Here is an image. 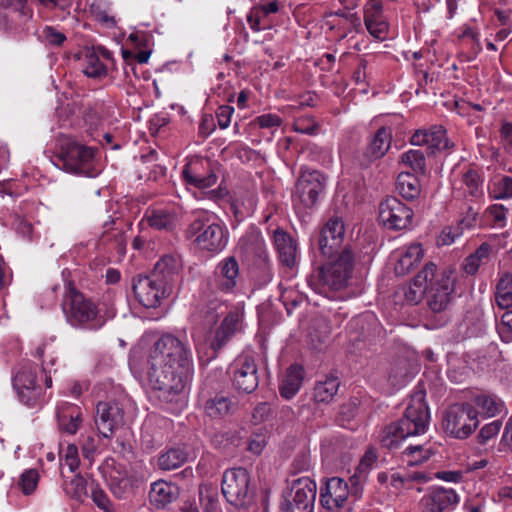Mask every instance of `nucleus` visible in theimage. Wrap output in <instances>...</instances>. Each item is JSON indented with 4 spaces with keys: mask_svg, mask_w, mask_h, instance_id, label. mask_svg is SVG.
Here are the masks:
<instances>
[{
    "mask_svg": "<svg viewBox=\"0 0 512 512\" xmlns=\"http://www.w3.org/2000/svg\"><path fill=\"white\" fill-rule=\"evenodd\" d=\"M442 424L451 437L467 439L479 426L478 411L471 403L451 405L443 415Z\"/></svg>",
    "mask_w": 512,
    "mask_h": 512,
    "instance_id": "nucleus-7",
    "label": "nucleus"
},
{
    "mask_svg": "<svg viewBox=\"0 0 512 512\" xmlns=\"http://www.w3.org/2000/svg\"><path fill=\"white\" fill-rule=\"evenodd\" d=\"M501 426L502 422L500 420H494L484 425L477 435L478 443L485 445L492 438L496 437L501 429Z\"/></svg>",
    "mask_w": 512,
    "mask_h": 512,
    "instance_id": "nucleus-57",
    "label": "nucleus"
},
{
    "mask_svg": "<svg viewBox=\"0 0 512 512\" xmlns=\"http://www.w3.org/2000/svg\"><path fill=\"white\" fill-rule=\"evenodd\" d=\"M412 217L413 211L396 197H387L379 205V221L388 229H406Z\"/></svg>",
    "mask_w": 512,
    "mask_h": 512,
    "instance_id": "nucleus-14",
    "label": "nucleus"
},
{
    "mask_svg": "<svg viewBox=\"0 0 512 512\" xmlns=\"http://www.w3.org/2000/svg\"><path fill=\"white\" fill-rule=\"evenodd\" d=\"M294 130L301 134L315 135L319 125L313 118H299L294 122Z\"/></svg>",
    "mask_w": 512,
    "mask_h": 512,
    "instance_id": "nucleus-59",
    "label": "nucleus"
},
{
    "mask_svg": "<svg viewBox=\"0 0 512 512\" xmlns=\"http://www.w3.org/2000/svg\"><path fill=\"white\" fill-rule=\"evenodd\" d=\"M239 265L234 257L223 259L217 266L215 274L216 288L222 292H231L237 284Z\"/></svg>",
    "mask_w": 512,
    "mask_h": 512,
    "instance_id": "nucleus-28",
    "label": "nucleus"
},
{
    "mask_svg": "<svg viewBox=\"0 0 512 512\" xmlns=\"http://www.w3.org/2000/svg\"><path fill=\"white\" fill-rule=\"evenodd\" d=\"M62 308L68 323L73 327L96 330L105 323L96 304L71 284L66 288Z\"/></svg>",
    "mask_w": 512,
    "mask_h": 512,
    "instance_id": "nucleus-4",
    "label": "nucleus"
},
{
    "mask_svg": "<svg viewBox=\"0 0 512 512\" xmlns=\"http://www.w3.org/2000/svg\"><path fill=\"white\" fill-rule=\"evenodd\" d=\"M463 203L462 212L459 219V225L462 230L471 229L477 226L479 211L481 208L480 203L474 204L469 202L468 204Z\"/></svg>",
    "mask_w": 512,
    "mask_h": 512,
    "instance_id": "nucleus-51",
    "label": "nucleus"
},
{
    "mask_svg": "<svg viewBox=\"0 0 512 512\" xmlns=\"http://www.w3.org/2000/svg\"><path fill=\"white\" fill-rule=\"evenodd\" d=\"M492 246L486 242L482 243L464 262L463 268L467 274L474 275L482 265L490 260Z\"/></svg>",
    "mask_w": 512,
    "mask_h": 512,
    "instance_id": "nucleus-40",
    "label": "nucleus"
},
{
    "mask_svg": "<svg viewBox=\"0 0 512 512\" xmlns=\"http://www.w3.org/2000/svg\"><path fill=\"white\" fill-rule=\"evenodd\" d=\"M512 451V417L507 421L499 442V451Z\"/></svg>",
    "mask_w": 512,
    "mask_h": 512,
    "instance_id": "nucleus-62",
    "label": "nucleus"
},
{
    "mask_svg": "<svg viewBox=\"0 0 512 512\" xmlns=\"http://www.w3.org/2000/svg\"><path fill=\"white\" fill-rule=\"evenodd\" d=\"M304 378V369L297 364L291 365L280 384V395L289 400L293 398L300 390Z\"/></svg>",
    "mask_w": 512,
    "mask_h": 512,
    "instance_id": "nucleus-34",
    "label": "nucleus"
},
{
    "mask_svg": "<svg viewBox=\"0 0 512 512\" xmlns=\"http://www.w3.org/2000/svg\"><path fill=\"white\" fill-rule=\"evenodd\" d=\"M41 381L45 386H52V378L36 364H23L13 377V387L19 400L27 406H34L42 395Z\"/></svg>",
    "mask_w": 512,
    "mask_h": 512,
    "instance_id": "nucleus-5",
    "label": "nucleus"
},
{
    "mask_svg": "<svg viewBox=\"0 0 512 512\" xmlns=\"http://www.w3.org/2000/svg\"><path fill=\"white\" fill-rule=\"evenodd\" d=\"M186 237L196 248L211 253L221 252L227 245L225 227L211 214L199 213L186 229Z\"/></svg>",
    "mask_w": 512,
    "mask_h": 512,
    "instance_id": "nucleus-3",
    "label": "nucleus"
},
{
    "mask_svg": "<svg viewBox=\"0 0 512 512\" xmlns=\"http://www.w3.org/2000/svg\"><path fill=\"white\" fill-rule=\"evenodd\" d=\"M501 316V323L498 325V332L501 339L506 342H512V308L505 309Z\"/></svg>",
    "mask_w": 512,
    "mask_h": 512,
    "instance_id": "nucleus-58",
    "label": "nucleus"
},
{
    "mask_svg": "<svg viewBox=\"0 0 512 512\" xmlns=\"http://www.w3.org/2000/svg\"><path fill=\"white\" fill-rule=\"evenodd\" d=\"M233 112L234 108L232 106L223 105L218 108L217 120L221 129H226L229 126Z\"/></svg>",
    "mask_w": 512,
    "mask_h": 512,
    "instance_id": "nucleus-63",
    "label": "nucleus"
},
{
    "mask_svg": "<svg viewBox=\"0 0 512 512\" xmlns=\"http://www.w3.org/2000/svg\"><path fill=\"white\" fill-rule=\"evenodd\" d=\"M132 288L137 300L146 308L157 307L160 299L172 292L152 274L139 277L134 281Z\"/></svg>",
    "mask_w": 512,
    "mask_h": 512,
    "instance_id": "nucleus-17",
    "label": "nucleus"
},
{
    "mask_svg": "<svg viewBox=\"0 0 512 512\" xmlns=\"http://www.w3.org/2000/svg\"><path fill=\"white\" fill-rule=\"evenodd\" d=\"M236 409V403L224 395H216L205 403V413L213 419H220L231 414Z\"/></svg>",
    "mask_w": 512,
    "mask_h": 512,
    "instance_id": "nucleus-38",
    "label": "nucleus"
},
{
    "mask_svg": "<svg viewBox=\"0 0 512 512\" xmlns=\"http://www.w3.org/2000/svg\"><path fill=\"white\" fill-rule=\"evenodd\" d=\"M100 241L102 244L108 245L111 249H114L120 256L126 253L127 238L125 233L119 229L105 231Z\"/></svg>",
    "mask_w": 512,
    "mask_h": 512,
    "instance_id": "nucleus-47",
    "label": "nucleus"
},
{
    "mask_svg": "<svg viewBox=\"0 0 512 512\" xmlns=\"http://www.w3.org/2000/svg\"><path fill=\"white\" fill-rule=\"evenodd\" d=\"M91 498L94 504L104 512H113L114 507L107 493L100 487L98 483H91Z\"/></svg>",
    "mask_w": 512,
    "mask_h": 512,
    "instance_id": "nucleus-54",
    "label": "nucleus"
},
{
    "mask_svg": "<svg viewBox=\"0 0 512 512\" xmlns=\"http://www.w3.org/2000/svg\"><path fill=\"white\" fill-rule=\"evenodd\" d=\"M401 428L402 427L398 421L387 425L380 435V442L382 446L388 449L398 448L400 443L408 438Z\"/></svg>",
    "mask_w": 512,
    "mask_h": 512,
    "instance_id": "nucleus-45",
    "label": "nucleus"
},
{
    "mask_svg": "<svg viewBox=\"0 0 512 512\" xmlns=\"http://www.w3.org/2000/svg\"><path fill=\"white\" fill-rule=\"evenodd\" d=\"M232 383L238 392L251 393L259 384L257 366L253 358L241 356L232 365Z\"/></svg>",
    "mask_w": 512,
    "mask_h": 512,
    "instance_id": "nucleus-18",
    "label": "nucleus"
},
{
    "mask_svg": "<svg viewBox=\"0 0 512 512\" xmlns=\"http://www.w3.org/2000/svg\"><path fill=\"white\" fill-rule=\"evenodd\" d=\"M273 238L280 262L290 269L294 268L298 262L296 241L288 233L279 229L274 231Z\"/></svg>",
    "mask_w": 512,
    "mask_h": 512,
    "instance_id": "nucleus-27",
    "label": "nucleus"
},
{
    "mask_svg": "<svg viewBox=\"0 0 512 512\" xmlns=\"http://www.w3.org/2000/svg\"><path fill=\"white\" fill-rule=\"evenodd\" d=\"M241 323L242 313L238 310L229 311L211 342V348L215 351L221 349L241 329Z\"/></svg>",
    "mask_w": 512,
    "mask_h": 512,
    "instance_id": "nucleus-29",
    "label": "nucleus"
},
{
    "mask_svg": "<svg viewBox=\"0 0 512 512\" xmlns=\"http://www.w3.org/2000/svg\"><path fill=\"white\" fill-rule=\"evenodd\" d=\"M361 495H354V489L350 491L348 483L339 477H332L327 480L325 487L320 491L321 505L331 512H352L353 498Z\"/></svg>",
    "mask_w": 512,
    "mask_h": 512,
    "instance_id": "nucleus-10",
    "label": "nucleus"
},
{
    "mask_svg": "<svg viewBox=\"0 0 512 512\" xmlns=\"http://www.w3.org/2000/svg\"><path fill=\"white\" fill-rule=\"evenodd\" d=\"M225 312H226V307L224 304L211 302L208 305L207 310L205 311V315H204L205 323L208 325L216 324L219 317L221 315H224Z\"/></svg>",
    "mask_w": 512,
    "mask_h": 512,
    "instance_id": "nucleus-60",
    "label": "nucleus"
},
{
    "mask_svg": "<svg viewBox=\"0 0 512 512\" xmlns=\"http://www.w3.org/2000/svg\"><path fill=\"white\" fill-rule=\"evenodd\" d=\"M454 291V278L451 273L443 272L429 281L427 306L434 314L444 313L451 304Z\"/></svg>",
    "mask_w": 512,
    "mask_h": 512,
    "instance_id": "nucleus-13",
    "label": "nucleus"
},
{
    "mask_svg": "<svg viewBox=\"0 0 512 512\" xmlns=\"http://www.w3.org/2000/svg\"><path fill=\"white\" fill-rule=\"evenodd\" d=\"M58 425L61 431L75 434L82 423V413L78 406L63 403L57 410Z\"/></svg>",
    "mask_w": 512,
    "mask_h": 512,
    "instance_id": "nucleus-31",
    "label": "nucleus"
},
{
    "mask_svg": "<svg viewBox=\"0 0 512 512\" xmlns=\"http://www.w3.org/2000/svg\"><path fill=\"white\" fill-rule=\"evenodd\" d=\"M182 175L185 181L199 189H206L214 186L217 182V175L207 160H196L187 165Z\"/></svg>",
    "mask_w": 512,
    "mask_h": 512,
    "instance_id": "nucleus-22",
    "label": "nucleus"
},
{
    "mask_svg": "<svg viewBox=\"0 0 512 512\" xmlns=\"http://www.w3.org/2000/svg\"><path fill=\"white\" fill-rule=\"evenodd\" d=\"M460 502L459 494L452 488L443 486L430 487L420 499L421 512H449Z\"/></svg>",
    "mask_w": 512,
    "mask_h": 512,
    "instance_id": "nucleus-15",
    "label": "nucleus"
},
{
    "mask_svg": "<svg viewBox=\"0 0 512 512\" xmlns=\"http://www.w3.org/2000/svg\"><path fill=\"white\" fill-rule=\"evenodd\" d=\"M423 249L420 244H412L400 252L395 264V273L404 276L409 273L421 261Z\"/></svg>",
    "mask_w": 512,
    "mask_h": 512,
    "instance_id": "nucleus-37",
    "label": "nucleus"
},
{
    "mask_svg": "<svg viewBox=\"0 0 512 512\" xmlns=\"http://www.w3.org/2000/svg\"><path fill=\"white\" fill-rule=\"evenodd\" d=\"M429 420L430 415L425 402V393L417 391L411 397L404 415L398 420V423L406 436L410 437L424 434L428 429Z\"/></svg>",
    "mask_w": 512,
    "mask_h": 512,
    "instance_id": "nucleus-11",
    "label": "nucleus"
},
{
    "mask_svg": "<svg viewBox=\"0 0 512 512\" xmlns=\"http://www.w3.org/2000/svg\"><path fill=\"white\" fill-rule=\"evenodd\" d=\"M94 150L75 140L65 139L56 156V166L68 173L93 177L97 174L93 167Z\"/></svg>",
    "mask_w": 512,
    "mask_h": 512,
    "instance_id": "nucleus-6",
    "label": "nucleus"
},
{
    "mask_svg": "<svg viewBox=\"0 0 512 512\" xmlns=\"http://www.w3.org/2000/svg\"><path fill=\"white\" fill-rule=\"evenodd\" d=\"M413 145H427L431 153L435 150L442 151L451 149L454 144L446 137V130L443 126H433L429 131L417 130L411 137Z\"/></svg>",
    "mask_w": 512,
    "mask_h": 512,
    "instance_id": "nucleus-26",
    "label": "nucleus"
},
{
    "mask_svg": "<svg viewBox=\"0 0 512 512\" xmlns=\"http://www.w3.org/2000/svg\"><path fill=\"white\" fill-rule=\"evenodd\" d=\"M484 173L481 168L476 166L465 167L460 173L459 178L453 185V197L456 201L478 204L484 200Z\"/></svg>",
    "mask_w": 512,
    "mask_h": 512,
    "instance_id": "nucleus-9",
    "label": "nucleus"
},
{
    "mask_svg": "<svg viewBox=\"0 0 512 512\" xmlns=\"http://www.w3.org/2000/svg\"><path fill=\"white\" fill-rule=\"evenodd\" d=\"M495 303L504 310L512 308V274L504 272L496 284Z\"/></svg>",
    "mask_w": 512,
    "mask_h": 512,
    "instance_id": "nucleus-39",
    "label": "nucleus"
},
{
    "mask_svg": "<svg viewBox=\"0 0 512 512\" xmlns=\"http://www.w3.org/2000/svg\"><path fill=\"white\" fill-rule=\"evenodd\" d=\"M99 470L110 492L118 499L129 498L138 487V479L113 458L106 459Z\"/></svg>",
    "mask_w": 512,
    "mask_h": 512,
    "instance_id": "nucleus-8",
    "label": "nucleus"
},
{
    "mask_svg": "<svg viewBox=\"0 0 512 512\" xmlns=\"http://www.w3.org/2000/svg\"><path fill=\"white\" fill-rule=\"evenodd\" d=\"M83 72L91 78H99L107 73L106 66L100 61L95 52H87L83 63Z\"/></svg>",
    "mask_w": 512,
    "mask_h": 512,
    "instance_id": "nucleus-49",
    "label": "nucleus"
},
{
    "mask_svg": "<svg viewBox=\"0 0 512 512\" xmlns=\"http://www.w3.org/2000/svg\"><path fill=\"white\" fill-rule=\"evenodd\" d=\"M316 491V483L309 477L298 478L293 481L290 491L283 495L282 500L293 501L313 511Z\"/></svg>",
    "mask_w": 512,
    "mask_h": 512,
    "instance_id": "nucleus-24",
    "label": "nucleus"
},
{
    "mask_svg": "<svg viewBox=\"0 0 512 512\" xmlns=\"http://www.w3.org/2000/svg\"><path fill=\"white\" fill-rule=\"evenodd\" d=\"M432 455L430 447L425 445H409L403 451L404 460L408 465H418L428 460Z\"/></svg>",
    "mask_w": 512,
    "mask_h": 512,
    "instance_id": "nucleus-48",
    "label": "nucleus"
},
{
    "mask_svg": "<svg viewBox=\"0 0 512 512\" xmlns=\"http://www.w3.org/2000/svg\"><path fill=\"white\" fill-rule=\"evenodd\" d=\"M326 185V177L319 171H305L301 173L296 184L297 199L305 208L313 207L319 195L324 191Z\"/></svg>",
    "mask_w": 512,
    "mask_h": 512,
    "instance_id": "nucleus-16",
    "label": "nucleus"
},
{
    "mask_svg": "<svg viewBox=\"0 0 512 512\" xmlns=\"http://www.w3.org/2000/svg\"><path fill=\"white\" fill-rule=\"evenodd\" d=\"M188 457L186 448H171L159 456L158 465L162 470L177 469L188 460Z\"/></svg>",
    "mask_w": 512,
    "mask_h": 512,
    "instance_id": "nucleus-42",
    "label": "nucleus"
},
{
    "mask_svg": "<svg viewBox=\"0 0 512 512\" xmlns=\"http://www.w3.org/2000/svg\"><path fill=\"white\" fill-rule=\"evenodd\" d=\"M389 380L393 385H403L408 379L407 362L404 359L396 361L390 368Z\"/></svg>",
    "mask_w": 512,
    "mask_h": 512,
    "instance_id": "nucleus-55",
    "label": "nucleus"
},
{
    "mask_svg": "<svg viewBox=\"0 0 512 512\" xmlns=\"http://www.w3.org/2000/svg\"><path fill=\"white\" fill-rule=\"evenodd\" d=\"M39 482V474L36 469L25 470L19 479V486L25 495L32 494Z\"/></svg>",
    "mask_w": 512,
    "mask_h": 512,
    "instance_id": "nucleus-56",
    "label": "nucleus"
},
{
    "mask_svg": "<svg viewBox=\"0 0 512 512\" xmlns=\"http://www.w3.org/2000/svg\"><path fill=\"white\" fill-rule=\"evenodd\" d=\"M345 236L343 220L338 216L331 217L322 227L319 235V250L323 256L330 257L339 252Z\"/></svg>",
    "mask_w": 512,
    "mask_h": 512,
    "instance_id": "nucleus-19",
    "label": "nucleus"
},
{
    "mask_svg": "<svg viewBox=\"0 0 512 512\" xmlns=\"http://www.w3.org/2000/svg\"><path fill=\"white\" fill-rule=\"evenodd\" d=\"M397 190L400 195L408 200L415 199L421 192L418 178L411 173H400L397 178Z\"/></svg>",
    "mask_w": 512,
    "mask_h": 512,
    "instance_id": "nucleus-44",
    "label": "nucleus"
},
{
    "mask_svg": "<svg viewBox=\"0 0 512 512\" xmlns=\"http://www.w3.org/2000/svg\"><path fill=\"white\" fill-rule=\"evenodd\" d=\"M340 382L335 376H327L325 380L318 381L314 388V399L318 403H328L337 394Z\"/></svg>",
    "mask_w": 512,
    "mask_h": 512,
    "instance_id": "nucleus-43",
    "label": "nucleus"
},
{
    "mask_svg": "<svg viewBox=\"0 0 512 512\" xmlns=\"http://www.w3.org/2000/svg\"><path fill=\"white\" fill-rule=\"evenodd\" d=\"M508 209L502 204H493L488 206L483 217L491 221L495 226L503 228L506 225Z\"/></svg>",
    "mask_w": 512,
    "mask_h": 512,
    "instance_id": "nucleus-53",
    "label": "nucleus"
},
{
    "mask_svg": "<svg viewBox=\"0 0 512 512\" xmlns=\"http://www.w3.org/2000/svg\"><path fill=\"white\" fill-rule=\"evenodd\" d=\"M428 477L422 472L413 473H393L391 475V486L397 490L403 488H409L412 482L425 483L428 481Z\"/></svg>",
    "mask_w": 512,
    "mask_h": 512,
    "instance_id": "nucleus-50",
    "label": "nucleus"
},
{
    "mask_svg": "<svg viewBox=\"0 0 512 512\" xmlns=\"http://www.w3.org/2000/svg\"><path fill=\"white\" fill-rule=\"evenodd\" d=\"M179 495L178 487L164 480H158L151 484L149 492L150 503L156 508H164Z\"/></svg>",
    "mask_w": 512,
    "mask_h": 512,
    "instance_id": "nucleus-32",
    "label": "nucleus"
},
{
    "mask_svg": "<svg viewBox=\"0 0 512 512\" xmlns=\"http://www.w3.org/2000/svg\"><path fill=\"white\" fill-rule=\"evenodd\" d=\"M486 501L485 499L476 494L464 500L462 509L465 512H485Z\"/></svg>",
    "mask_w": 512,
    "mask_h": 512,
    "instance_id": "nucleus-61",
    "label": "nucleus"
},
{
    "mask_svg": "<svg viewBox=\"0 0 512 512\" xmlns=\"http://www.w3.org/2000/svg\"><path fill=\"white\" fill-rule=\"evenodd\" d=\"M183 261L179 254L171 253L162 256L152 271L155 279L162 282L171 291L181 281Z\"/></svg>",
    "mask_w": 512,
    "mask_h": 512,
    "instance_id": "nucleus-20",
    "label": "nucleus"
},
{
    "mask_svg": "<svg viewBox=\"0 0 512 512\" xmlns=\"http://www.w3.org/2000/svg\"><path fill=\"white\" fill-rule=\"evenodd\" d=\"M249 481V474L244 468L226 470L222 478V493L227 502L235 507L245 506L251 498Z\"/></svg>",
    "mask_w": 512,
    "mask_h": 512,
    "instance_id": "nucleus-12",
    "label": "nucleus"
},
{
    "mask_svg": "<svg viewBox=\"0 0 512 512\" xmlns=\"http://www.w3.org/2000/svg\"><path fill=\"white\" fill-rule=\"evenodd\" d=\"M192 371V353L185 341L165 334L154 343L148 357V380L157 398L171 405L172 411L185 407V388Z\"/></svg>",
    "mask_w": 512,
    "mask_h": 512,
    "instance_id": "nucleus-1",
    "label": "nucleus"
},
{
    "mask_svg": "<svg viewBox=\"0 0 512 512\" xmlns=\"http://www.w3.org/2000/svg\"><path fill=\"white\" fill-rule=\"evenodd\" d=\"M95 423L99 433L111 438L123 423V411L117 403L99 402L96 408Z\"/></svg>",
    "mask_w": 512,
    "mask_h": 512,
    "instance_id": "nucleus-21",
    "label": "nucleus"
},
{
    "mask_svg": "<svg viewBox=\"0 0 512 512\" xmlns=\"http://www.w3.org/2000/svg\"><path fill=\"white\" fill-rule=\"evenodd\" d=\"M500 136L505 150L512 155V122L502 125Z\"/></svg>",
    "mask_w": 512,
    "mask_h": 512,
    "instance_id": "nucleus-64",
    "label": "nucleus"
},
{
    "mask_svg": "<svg viewBox=\"0 0 512 512\" xmlns=\"http://www.w3.org/2000/svg\"><path fill=\"white\" fill-rule=\"evenodd\" d=\"M391 140V130L387 127H380L369 141L362 158L359 160L360 165L368 167L374 161L382 158L388 152Z\"/></svg>",
    "mask_w": 512,
    "mask_h": 512,
    "instance_id": "nucleus-25",
    "label": "nucleus"
},
{
    "mask_svg": "<svg viewBox=\"0 0 512 512\" xmlns=\"http://www.w3.org/2000/svg\"><path fill=\"white\" fill-rule=\"evenodd\" d=\"M146 219L150 227L157 230L170 231L176 227L178 213L175 208H159L148 211Z\"/></svg>",
    "mask_w": 512,
    "mask_h": 512,
    "instance_id": "nucleus-36",
    "label": "nucleus"
},
{
    "mask_svg": "<svg viewBox=\"0 0 512 512\" xmlns=\"http://www.w3.org/2000/svg\"><path fill=\"white\" fill-rule=\"evenodd\" d=\"M62 487L65 494L76 501L82 502L87 496V481L80 474L65 480Z\"/></svg>",
    "mask_w": 512,
    "mask_h": 512,
    "instance_id": "nucleus-46",
    "label": "nucleus"
},
{
    "mask_svg": "<svg viewBox=\"0 0 512 512\" xmlns=\"http://www.w3.org/2000/svg\"><path fill=\"white\" fill-rule=\"evenodd\" d=\"M473 406L478 411V416L492 418L499 415H505L507 408L504 401L495 394L481 393L472 398Z\"/></svg>",
    "mask_w": 512,
    "mask_h": 512,
    "instance_id": "nucleus-30",
    "label": "nucleus"
},
{
    "mask_svg": "<svg viewBox=\"0 0 512 512\" xmlns=\"http://www.w3.org/2000/svg\"><path fill=\"white\" fill-rule=\"evenodd\" d=\"M435 272L436 265L428 263L409 285L402 287L403 296L409 304L416 305L423 299L424 294L427 293L429 281L434 280Z\"/></svg>",
    "mask_w": 512,
    "mask_h": 512,
    "instance_id": "nucleus-23",
    "label": "nucleus"
},
{
    "mask_svg": "<svg viewBox=\"0 0 512 512\" xmlns=\"http://www.w3.org/2000/svg\"><path fill=\"white\" fill-rule=\"evenodd\" d=\"M488 193L494 200H505L512 198V177L497 175L488 184Z\"/></svg>",
    "mask_w": 512,
    "mask_h": 512,
    "instance_id": "nucleus-41",
    "label": "nucleus"
},
{
    "mask_svg": "<svg viewBox=\"0 0 512 512\" xmlns=\"http://www.w3.org/2000/svg\"><path fill=\"white\" fill-rule=\"evenodd\" d=\"M377 462V454L373 448H369L357 465L354 474L350 478L352 486H354V495H358L361 487L367 479L369 472L374 468Z\"/></svg>",
    "mask_w": 512,
    "mask_h": 512,
    "instance_id": "nucleus-35",
    "label": "nucleus"
},
{
    "mask_svg": "<svg viewBox=\"0 0 512 512\" xmlns=\"http://www.w3.org/2000/svg\"><path fill=\"white\" fill-rule=\"evenodd\" d=\"M331 260L309 278L310 286L319 294L339 291L348 286L354 267V255L345 248L330 256Z\"/></svg>",
    "mask_w": 512,
    "mask_h": 512,
    "instance_id": "nucleus-2",
    "label": "nucleus"
},
{
    "mask_svg": "<svg viewBox=\"0 0 512 512\" xmlns=\"http://www.w3.org/2000/svg\"><path fill=\"white\" fill-rule=\"evenodd\" d=\"M383 9L379 3L370 5L366 8L364 15V23L366 29L376 39L384 40L387 36L389 25L382 15Z\"/></svg>",
    "mask_w": 512,
    "mask_h": 512,
    "instance_id": "nucleus-33",
    "label": "nucleus"
},
{
    "mask_svg": "<svg viewBox=\"0 0 512 512\" xmlns=\"http://www.w3.org/2000/svg\"><path fill=\"white\" fill-rule=\"evenodd\" d=\"M401 159L402 162L411 167L415 173L424 174L426 161L424 152L422 150H409L402 154Z\"/></svg>",
    "mask_w": 512,
    "mask_h": 512,
    "instance_id": "nucleus-52",
    "label": "nucleus"
}]
</instances>
